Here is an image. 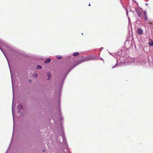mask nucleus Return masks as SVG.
<instances>
[{
	"instance_id": "1",
	"label": "nucleus",
	"mask_w": 153,
	"mask_h": 153,
	"mask_svg": "<svg viewBox=\"0 0 153 153\" xmlns=\"http://www.w3.org/2000/svg\"><path fill=\"white\" fill-rule=\"evenodd\" d=\"M137 33L140 35L142 34L143 33V31L141 28H138L137 30Z\"/></svg>"
},
{
	"instance_id": "2",
	"label": "nucleus",
	"mask_w": 153,
	"mask_h": 153,
	"mask_svg": "<svg viewBox=\"0 0 153 153\" xmlns=\"http://www.w3.org/2000/svg\"><path fill=\"white\" fill-rule=\"evenodd\" d=\"M94 59L95 58L94 57L91 56L89 57L85 58L84 59H83L84 61H87L89 60Z\"/></svg>"
},
{
	"instance_id": "3",
	"label": "nucleus",
	"mask_w": 153,
	"mask_h": 153,
	"mask_svg": "<svg viewBox=\"0 0 153 153\" xmlns=\"http://www.w3.org/2000/svg\"><path fill=\"white\" fill-rule=\"evenodd\" d=\"M136 11L137 13V14L138 15L140 16V17L142 15V14L141 13V12H140V10L139 9H137L136 10Z\"/></svg>"
},
{
	"instance_id": "4",
	"label": "nucleus",
	"mask_w": 153,
	"mask_h": 153,
	"mask_svg": "<svg viewBox=\"0 0 153 153\" xmlns=\"http://www.w3.org/2000/svg\"><path fill=\"white\" fill-rule=\"evenodd\" d=\"M143 15H144V19H145V21H146L147 20V13H146V12L145 11H144L143 12Z\"/></svg>"
},
{
	"instance_id": "5",
	"label": "nucleus",
	"mask_w": 153,
	"mask_h": 153,
	"mask_svg": "<svg viewBox=\"0 0 153 153\" xmlns=\"http://www.w3.org/2000/svg\"><path fill=\"white\" fill-rule=\"evenodd\" d=\"M18 108H19V109H23L22 105L21 104H19L18 105Z\"/></svg>"
},
{
	"instance_id": "6",
	"label": "nucleus",
	"mask_w": 153,
	"mask_h": 153,
	"mask_svg": "<svg viewBox=\"0 0 153 153\" xmlns=\"http://www.w3.org/2000/svg\"><path fill=\"white\" fill-rule=\"evenodd\" d=\"M51 61V60L49 59H46L45 61V63H48Z\"/></svg>"
},
{
	"instance_id": "7",
	"label": "nucleus",
	"mask_w": 153,
	"mask_h": 153,
	"mask_svg": "<svg viewBox=\"0 0 153 153\" xmlns=\"http://www.w3.org/2000/svg\"><path fill=\"white\" fill-rule=\"evenodd\" d=\"M79 54V53L78 52H76L73 53V55L74 56H77Z\"/></svg>"
},
{
	"instance_id": "8",
	"label": "nucleus",
	"mask_w": 153,
	"mask_h": 153,
	"mask_svg": "<svg viewBox=\"0 0 153 153\" xmlns=\"http://www.w3.org/2000/svg\"><path fill=\"white\" fill-rule=\"evenodd\" d=\"M56 57L57 58L59 59H60L62 58V57L61 56L59 55L57 56Z\"/></svg>"
},
{
	"instance_id": "9",
	"label": "nucleus",
	"mask_w": 153,
	"mask_h": 153,
	"mask_svg": "<svg viewBox=\"0 0 153 153\" xmlns=\"http://www.w3.org/2000/svg\"><path fill=\"white\" fill-rule=\"evenodd\" d=\"M47 74L48 77V79H50L51 78V74L50 73H48Z\"/></svg>"
},
{
	"instance_id": "10",
	"label": "nucleus",
	"mask_w": 153,
	"mask_h": 153,
	"mask_svg": "<svg viewBox=\"0 0 153 153\" xmlns=\"http://www.w3.org/2000/svg\"><path fill=\"white\" fill-rule=\"evenodd\" d=\"M36 68L37 69H41L42 68V66L40 65H38Z\"/></svg>"
},
{
	"instance_id": "11",
	"label": "nucleus",
	"mask_w": 153,
	"mask_h": 153,
	"mask_svg": "<svg viewBox=\"0 0 153 153\" xmlns=\"http://www.w3.org/2000/svg\"><path fill=\"white\" fill-rule=\"evenodd\" d=\"M79 63H76V64L75 65H74V66H72V67H71V69L72 68H74V67H75V66H76V65H77L78 64H79Z\"/></svg>"
},
{
	"instance_id": "12",
	"label": "nucleus",
	"mask_w": 153,
	"mask_h": 153,
	"mask_svg": "<svg viewBox=\"0 0 153 153\" xmlns=\"http://www.w3.org/2000/svg\"><path fill=\"white\" fill-rule=\"evenodd\" d=\"M149 45L151 46L153 45V42H152L151 43H149Z\"/></svg>"
},
{
	"instance_id": "13",
	"label": "nucleus",
	"mask_w": 153,
	"mask_h": 153,
	"mask_svg": "<svg viewBox=\"0 0 153 153\" xmlns=\"http://www.w3.org/2000/svg\"><path fill=\"white\" fill-rule=\"evenodd\" d=\"M89 6H90V4H89L88 5Z\"/></svg>"
},
{
	"instance_id": "14",
	"label": "nucleus",
	"mask_w": 153,
	"mask_h": 153,
	"mask_svg": "<svg viewBox=\"0 0 153 153\" xmlns=\"http://www.w3.org/2000/svg\"><path fill=\"white\" fill-rule=\"evenodd\" d=\"M30 82H31V80H30Z\"/></svg>"
},
{
	"instance_id": "15",
	"label": "nucleus",
	"mask_w": 153,
	"mask_h": 153,
	"mask_svg": "<svg viewBox=\"0 0 153 153\" xmlns=\"http://www.w3.org/2000/svg\"><path fill=\"white\" fill-rule=\"evenodd\" d=\"M114 66L112 68H114Z\"/></svg>"
},
{
	"instance_id": "16",
	"label": "nucleus",
	"mask_w": 153,
	"mask_h": 153,
	"mask_svg": "<svg viewBox=\"0 0 153 153\" xmlns=\"http://www.w3.org/2000/svg\"><path fill=\"white\" fill-rule=\"evenodd\" d=\"M69 153H71L70 152H69Z\"/></svg>"
}]
</instances>
